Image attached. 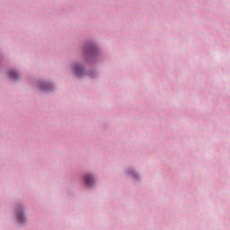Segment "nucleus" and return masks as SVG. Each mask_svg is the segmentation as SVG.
<instances>
[{
  "label": "nucleus",
  "mask_w": 230,
  "mask_h": 230,
  "mask_svg": "<svg viewBox=\"0 0 230 230\" xmlns=\"http://www.w3.org/2000/svg\"><path fill=\"white\" fill-rule=\"evenodd\" d=\"M84 182L86 186H93V182H94V179L93 178L92 175L88 174L84 177Z\"/></svg>",
  "instance_id": "1"
},
{
  "label": "nucleus",
  "mask_w": 230,
  "mask_h": 230,
  "mask_svg": "<svg viewBox=\"0 0 230 230\" xmlns=\"http://www.w3.org/2000/svg\"><path fill=\"white\" fill-rule=\"evenodd\" d=\"M75 73L77 76H82L84 75V68L80 65L75 66Z\"/></svg>",
  "instance_id": "2"
},
{
  "label": "nucleus",
  "mask_w": 230,
  "mask_h": 230,
  "mask_svg": "<svg viewBox=\"0 0 230 230\" xmlns=\"http://www.w3.org/2000/svg\"><path fill=\"white\" fill-rule=\"evenodd\" d=\"M9 76L10 78H12V80H17L19 78V74H17V72L11 70L9 72Z\"/></svg>",
  "instance_id": "3"
},
{
  "label": "nucleus",
  "mask_w": 230,
  "mask_h": 230,
  "mask_svg": "<svg viewBox=\"0 0 230 230\" xmlns=\"http://www.w3.org/2000/svg\"><path fill=\"white\" fill-rule=\"evenodd\" d=\"M17 220L20 222V224H22L24 222V215H22V213H19L17 216Z\"/></svg>",
  "instance_id": "4"
},
{
  "label": "nucleus",
  "mask_w": 230,
  "mask_h": 230,
  "mask_svg": "<svg viewBox=\"0 0 230 230\" xmlns=\"http://www.w3.org/2000/svg\"><path fill=\"white\" fill-rule=\"evenodd\" d=\"M40 89H42V91H48L49 88H48V84H43Z\"/></svg>",
  "instance_id": "5"
}]
</instances>
